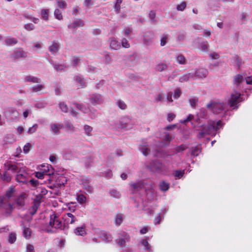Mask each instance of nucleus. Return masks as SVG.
Masks as SVG:
<instances>
[{
	"label": "nucleus",
	"mask_w": 252,
	"mask_h": 252,
	"mask_svg": "<svg viewBox=\"0 0 252 252\" xmlns=\"http://www.w3.org/2000/svg\"><path fill=\"white\" fill-rule=\"evenodd\" d=\"M185 174L184 170H176L173 171V175L175 179H181Z\"/></svg>",
	"instance_id": "obj_30"
},
{
	"label": "nucleus",
	"mask_w": 252,
	"mask_h": 252,
	"mask_svg": "<svg viewBox=\"0 0 252 252\" xmlns=\"http://www.w3.org/2000/svg\"><path fill=\"white\" fill-rule=\"evenodd\" d=\"M190 79H192V75L191 74L190 71L180 76L179 81L181 82H184L188 81Z\"/></svg>",
	"instance_id": "obj_31"
},
{
	"label": "nucleus",
	"mask_w": 252,
	"mask_h": 252,
	"mask_svg": "<svg viewBox=\"0 0 252 252\" xmlns=\"http://www.w3.org/2000/svg\"><path fill=\"white\" fill-rule=\"evenodd\" d=\"M156 101L162 103H169L173 101L172 95H157L155 98Z\"/></svg>",
	"instance_id": "obj_12"
},
{
	"label": "nucleus",
	"mask_w": 252,
	"mask_h": 252,
	"mask_svg": "<svg viewBox=\"0 0 252 252\" xmlns=\"http://www.w3.org/2000/svg\"><path fill=\"white\" fill-rule=\"evenodd\" d=\"M8 169L13 171L18 170L19 168L18 164L16 163H9L7 165Z\"/></svg>",
	"instance_id": "obj_46"
},
{
	"label": "nucleus",
	"mask_w": 252,
	"mask_h": 252,
	"mask_svg": "<svg viewBox=\"0 0 252 252\" xmlns=\"http://www.w3.org/2000/svg\"><path fill=\"white\" fill-rule=\"evenodd\" d=\"M64 126L66 128L70 130H73L74 128L73 125L68 122H67L65 123Z\"/></svg>",
	"instance_id": "obj_62"
},
{
	"label": "nucleus",
	"mask_w": 252,
	"mask_h": 252,
	"mask_svg": "<svg viewBox=\"0 0 252 252\" xmlns=\"http://www.w3.org/2000/svg\"><path fill=\"white\" fill-rule=\"evenodd\" d=\"M139 150L144 156H147L149 154L150 150L148 147V145H141Z\"/></svg>",
	"instance_id": "obj_39"
},
{
	"label": "nucleus",
	"mask_w": 252,
	"mask_h": 252,
	"mask_svg": "<svg viewBox=\"0 0 252 252\" xmlns=\"http://www.w3.org/2000/svg\"><path fill=\"white\" fill-rule=\"evenodd\" d=\"M41 15L42 18L45 21H48L49 20V10L48 9H42L41 11Z\"/></svg>",
	"instance_id": "obj_43"
},
{
	"label": "nucleus",
	"mask_w": 252,
	"mask_h": 252,
	"mask_svg": "<svg viewBox=\"0 0 252 252\" xmlns=\"http://www.w3.org/2000/svg\"><path fill=\"white\" fill-rule=\"evenodd\" d=\"M102 174L103 176L107 178H110L112 176V171L109 169L106 170L104 173H102Z\"/></svg>",
	"instance_id": "obj_60"
},
{
	"label": "nucleus",
	"mask_w": 252,
	"mask_h": 252,
	"mask_svg": "<svg viewBox=\"0 0 252 252\" xmlns=\"http://www.w3.org/2000/svg\"><path fill=\"white\" fill-rule=\"evenodd\" d=\"M25 82H32L33 83H37L40 82L39 79L31 75H27L24 78Z\"/></svg>",
	"instance_id": "obj_27"
},
{
	"label": "nucleus",
	"mask_w": 252,
	"mask_h": 252,
	"mask_svg": "<svg viewBox=\"0 0 252 252\" xmlns=\"http://www.w3.org/2000/svg\"><path fill=\"white\" fill-rule=\"evenodd\" d=\"M30 177L29 174L25 171V168H20L16 175V180L20 183L26 185Z\"/></svg>",
	"instance_id": "obj_6"
},
{
	"label": "nucleus",
	"mask_w": 252,
	"mask_h": 252,
	"mask_svg": "<svg viewBox=\"0 0 252 252\" xmlns=\"http://www.w3.org/2000/svg\"><path fill=\"white\" fill-rule=\"evenodd\" d=\"M57 4L58 7L62 8L64 9L66 8L67 7V3L65 2V1L63 0H57Z\"/></svg>",
	"instance_id": "obj_50"
},
{
	"label": "nucleus",
	"mask_w": 252,
	"mask_h": 252,
	"mask_svg": "<svg viewBox=\"0 0 252 252\" xmlns=\"http://www.w3.org/2000/svg\"><path fill=\"white\" fill-rule=\"evenodd\" d=\"M198 101V98L195 97L190 98L189 100V104L192 108H195Z\"/></svg>",
	"instance_id": "obj_51"
},
{
	"label": "nucleus",
	"mask_w": 252,
	"mask_h": 252,
	"mask_svg": "<svg viewBox=\"0 0 252 252\" xmlns=\"http://www.w3.org/2000/svg\"><path fill=\"white\" fill-rule=\"evenodd\" d=\"M16 234L15 232H11L9 233L7 241L9 243L13 244L16 240Z\"/></svg>",
	"instance_id": "obj_38"
},
{
	"label": "nucleus",
	"mask_w": 252,
	"mask_h": 252,
	"mask_svg": "<svg viewBox=\"0 0 252 252\" xmlns=\"http://www.w3.org/2000/svg\"><path fill=\"white\" fill-rule=\"evenodd\" d=\"M90 101L94 104H99L103 102V99L101 95H93L91 98Z\"/></svg>",
	"instance_id": "obj_25"
},
{
	"label": "nucleus",
	"mask_w": 252,
	"mask_h": 252,
	"mask_svg": "<svg viewBox=\"0 0 252 252\" xmlns=\"http://www.w3.org/2000/svg\"><path fill=\"white\" fill-rule=\"evenodd\" d=\"M124 220L123 214H117L115 219V223L117 225H120L122 224Z\"/></svg>",
	"instance_id": "obj_33"
},
{
	"label": "nucleus",
	"mask_w": 252,
	"mask_h": 252,
	"mask_svg": "<svg viewBox=\"0 0 252 252\" xmlns=\"http://www.w3.org/2000/svg\"><path fill=\"white\" fill-rule=\"evenodd\" d=\"M44 168L43 169V172L45 175L48 176L53 175L54 174L53 168L51 165L47 164L42 165Z\"/></svg>",
	"instance_id": "obj_22"
},
{
	"label": "nucleus",
	"mask_w": 252,
	"mask_h": 252,
	"mask_svg": "<svg viewBox=\"0 0 252 252\" xmlns=\"http://www.w3.org/2000/svg\"><path fill=\"white\" fill-rule=\"evenodd\" d=\"M49 224L50 226L56 229H63L62 221L55 215L51 216Z\"/></svg>",
	"instance_id": "obj_10"
},
{
	"label": "nucleus",
	"mask_w": 252,
	"mask_h": 252,
	"mask_svg": "<svg viewBox=\"0 0 252 252\" xmlns=\"http://www.w3.org/2000/svg\"><path fill=\"white\" fill-rule=\"evenodd\" d=\"M32 147V145L29 143H27L24 146V148H23V152L25 154H27L30 151V149Z\"/></svg>",
	"instance_id": "obj_58"
},
{
	"label": "nucleus",
	"mask_w": 252,
	"mask_h": 252,
	"mask_svg": "<svg viewBox=\"0 0 252 252\" xmlns=\"http://www.w3.org/2000/svg\"><path fill=\"white\" fill-rule=\"evenodd\" d=\"M26 185H31L33 187H36L37 185H39V182L37 180L33 179H29L28 180V183L26 184Z\"/></svg>",
	"instance_id": "obj_52"
},
{
	"label": "nucleus",
	"mask_w": 252,
	"mask_h": 252,
	"mask_svg": "<svg viewBox=\"0 0 252 252\" xmlns=\"http://www.w3.org/2000/svg\"><path fill=\"white\" fill-rule=\"evenodd\" d=\"M121 43L122 47L124 48H128L130 46L129 43L126 39H123Z\"/></svg>",
	"instance_id": "obj_63"
},
{
	"label": "nucleus",
	"mask_w": 252,
	"mask_h": 252,
	"mask_svg": "<svg viewBox=\"0 0 252 252\" xmlns=\"http://www.w3.org/2000/svg\"><path fill=\"white\" fill-rule=\"evenodd\" d=\"M244 79L243 76L241 74L236 75L234 78V84L239 85L244 81Z\"/></svg>",
	"instance_id": "obj_35"
},
{
	"label": "nucleus",
	"mask_w": 252,
	"mask_h": 252,
	"mask_svg": "<svg viewBox=\"0 0 252 252\" xmlns=\"http://www.w3.org/2000/svg\"><path fill=\"white\" fill-rule=\"evenodd\" d=\"M129 185L132 188L133 192L141 189H144L146 192H148L147 195L150 194L148 199H151L153 198L154 188L152 183L148 184L144 181L141 180L135 183H130Z\"/></svg>",
	"instance_id": "obj_2"
},
{
	"label": "nucleus",
	"mask_w": 252,
	"mask_h": 252,
	"mask_svg": "<svg viewBox=\"0 0 252 252\" xmlns=\"http://www.w3.org/2000/svg\"><path fill=\"white\" fill-rule=\"evenodd\" d=\"M93 159L91 157H86L84 159V162L86 168H90L93 164Z\"/></svg>",
	"instance_id": "obj_36"
},
{
	"label": "nucleus",
	"mask_w": 252,
	"mask_h": 252,
	"mask_svg": "<svg viewBox=\"0 0 252 252\" xmlns=\"http://www.w3.org/2000/svg\"><path fill=\"white\" fill-rule=\"evenodd\" d=\"M74 80L81 86H85V82L82 76L80 75H77L74 77Z\"/></svg>",
	"instance_id": "obj_44"
},
{
	"label": "nucleus",
	"mask_w": 252,
	"mask_h": 252,
	"mask_svg": "<svg viewBox=\"0 0 252 252\" xmlns=\"http://www.w3.org/2000/svg\"><path fill=\"white\" fill-rule=\"evenodd\" d=\"M167 68V65L164 63H158L156 66V70L158 71H162L165 70Z\"/></svg>",
	"instance_id": "obj_41"
},
{
	"label": "nucleus",
	"mask_w": 252,
	"mask_h": 252,
	"mask_svg": "<svg viewBox=\"0 0 252 252\" xmlns=\"http://www.w3.org/2000/svg\"><path fill=\"white\" fill-rule=\"evenodd\" d=\"M50 131L55 134H58L60 133V130L63 127V125L60 124H52L50 126Z\"/></svg>",
	"instance_id": "obj_16"
},
{
	"label": "nucleus",
	"mask_w": 252,
	"mask_h": 252,
	"mask_svg": "<svg viewBox=\"0 0 252 252\" xmlns=\"http://www.w3.org/2000/svg\"><path fill=\"white\" fill-rule=\"evenodd\" d=\"M54 16L55 18L59 20H62L63 19V15L62 12L58 8H56L54 12Z\"/></svg>",
	"instance_id": "obj_48"
},
{
	"label": "nucleus",
	"mask_w": 252,
	"mask_h": 252,
	"mask_svg": "<svg viewBox=\"0 0 252 252\" xmlns=\"http://www.w3.org/2000/svg\"><path fill=\"white\" fill-rule=\"evenodd\" d=\"M74 105L78 109L84 113H88L90 111L89 107L85 104L75 103Z\"/></svg>",
	"instance_id": "obj_24"
},
{
	"label": "nucleus",
	"mask_w": 252,
	"mask_h": 252,
	"mask_svg": "<svg viewBox=\"0 0 252 252\" xmlns=\"http://www.w3.org/2000/svg\"><path fill=\"white\" fill-rule=\"evenodd\" d=\"M217 131V127H215V122H212L207 125H202L201 129L197 134L198 138H202L205 135H211L215 136Z\"/></svg>",
	"instance_id": "obj_4"
},
{
	"label": "nucleus",
	"mask_w": 252,
	"mask_h": 252,
	"mask_svg": "<svg viewBox=\"0 0 252 252\" xmlns=\"http://www.w3.org/2000/svg\"><path fill=\"white\" fill-rule=\"evenodd\" d=\"M147 167L153 172L163 175L167 174L169 171L166 165L157 159L151 161Z\"/></svg>",
	"instance_id": "obj_3"
},
{
	"label": "nucleus",
	"mask_w": 252,
	"mask_h": 252,
	"mask_svg": "<svg viewBox=\"0 0 252 252\" xmlns=\"http://www.w3.org/2000/svg\"><path fill=\"white\" fill-rule=\"evenodd\" d=\"M192 75V79H203L205 78L208 74V71L202 68L195 69L190 71Z\"/></svg>",
	"instance_id": "obj_9"
},
{
	"label": "nucleus",
	"mask_w": 252,
	"mask_h": 252,
	"mask_svg": "<svg viewBox=\"0 0 252 252\" xmlns=\"http://www.w3.org/2000/svg\"><path fill=\"white\" fill-rule=\"evenodd\" d=\"M133 123H131V120L129 118H125L120 122V127L122 129H129L132 127Z\"/></svg>",
	"instance_id": "obj_11"
},
{
	"label": "nucleus",
	"mask_w": 252,
	"mask_h": 252,
	"mask_svg": "<svg viewBox=\"0 0 252 252\" xmlns=\"http://www.w3.org/2000/svg\"><path fill=\"white\" fill-rule=\"evenodd\" d=\"M209 45L207 42H203L200 45V50L203 51H206L208 50Z\"/></svg>",
	"instance_id": "obj_56"
},
{
	"label": "nucleus",
	"mask_w": 252,
	"mask_h": 252,
	"mask_svg": "<svg viewBox=\"0 0 252 252\" xmlns=\"http://www.w3.org/2000/svg\"><path fill=\"white\" fill-rule=\"evenodd\" d=\"M116 103L117 106L122 110H125L127 108L126 104L122 100H118Z\"/></svg>",
	"instance_id": "obj_42"
},
{
	"label": "nucleus",
	"mask_w": 252,
	"mask_h": 252,
	"mask_svg": "<svg viewBox=\"0 0 252 252\" xmlns=\"http://www.w3.org/2000/svg\"><path fill=\"white\" fill-rule=\"evenodd\" d=\"M59 48V44L56 41H53L49 47V50L52 54H56Z\"/></svg>",
	"instance_id": "obj_20"
},
{
	"label": "nucleus",
	"mask_w": 252,
	"mask_h": 252,
	"mask_svg": "<svg viewBox=\"0 0 252 252\" xmlns=\"http://www.w3.org/2000/svg\"><path fill=\"white\" fill-rule=\"evenodd\" d=\"M24 28L26 30L30 31L33 30L34 29V26L32 24L28 23L25 25Z\"/></svg>",
	"instance_id": "obj_61"
},
{
	"label": "nucleus",
	"mask_w": 252,
	"mask_h": 252,
	"mask_svg": "<svg viewBox=\"0 0 252 252\" xmlns=\"http://www.w3.org/2000/svg\"><path fill=\"white\" fill-rule=\"evenodd\" d=\"M129 235L126 232L122 231L119 234V238L117 239V244L121 248H125L126 244L130 241Z\"/></svg>",
	"instance_id": "obj_8"
},
{
	"label": "nucleus",
	"mask_w": 252,
	"mask_h": 252,
	"mask_svg": "<svg viewBox=\"0 0 252 252\" xmlns=\"http://www.w3.org/2000/svg\"><path fill=\"white\" fill-rule=\"evenodd\" d=\"M158 187L161 191L166 192L169 189L170 184L165 181H162L159 183Z\"/></svg>",
	"instance_id": "obj_23"
},
{
	"label": "nucleus",
	"mask_w": 252,
	"mask_h": 252,
	"mask_svg": "<svg viewBox=\"0 0 252 252\" xmlns=\"http://www.w3.org/2000/svg\"><path fill=\"white\" fill-rule=\"evenodd\" d=\"M76 199L78 202L80 204H83L86 202V197L83 194H77Z\"/></svg>",
	"instance_id": "obj_47"
},
{
	"label": "nucleus",
	"mask_w": 252,
	"mask_h": 252,
	"mask_svg": "<svg viewBox=\"0 0 252 252\" xmlns=\"http://www.w3.org/2000/svg\"><path fill=\"white\" fill-rule=\"evenodd\" d=\"M19 113L13 108L9 107L4 111V116L8 121L14 122L18 120Z\"/></svg>",
	"instance_id": "obj_5"
},
{
	"label": "nucleus",
	"mask_w": 252,
	"mask_h": 252,
	"mask_svg": "<svg viewBox=\"0 0 252 252\" xmlns=\"http://www.w3.org/2000/svg\"><path fill=\"white\" fill-rule=\"evenodd\" d=\"M26 252H35L34 247L31 244H28L26 247Z\"/></svg>",
	"instance_id": "obj_64"
},
{
	"label": "nucleus",
	"mask_w": 252,
	"mask_h": 252,
	"mask_svg": "<svg viewBox=\"0 0 252 252\" xmlns=\"http://www.w3.org/2000/svg\"><path fill=\"white\" fill-rule=\"evenodd\" d=\"M20 225L22 227L23 236L26 239H29L31 237L32 234L31 230L29 227H27L25 226L23 221H21Z\"/></svg>",
	"instance_id": "obj_18"
},
{
	"label": "nucleus",
	"mask_w": 252,
	"mask_h": 252,
	"mask_svg": "<svg viewBox=\"0 0 252 252\" xmlns=\"http://www.w3.org/2000/svg\"><path fill=\"white\" fill-rule=\"evenodd\" d=\"M154 38V33L150 32L145 33L143 36V42L145 44L148 45L151 43Z\"/></svg>",
	"instance_id": "obj_17"
},
{
	"label": "nucleus",
	"mask_w": 252,
	"mask_h": 252,
	"mask_svg": "<svg viewBox=\"0 0 252 252\" xmlns=\"http://www.w3.org/2000/svg\"><path fill=\"white\" fill-rule=\"evenodd\" d=\"M102 239L106 242H109L112 240V237L104 232L102 233Z\"/></svg>",
	"instance_id": "obj_57"
},
{
	"label": "nucleus",
	"mask_w": 252,
	"mask_h": 252,
	"mask_svg": "<svg viewBox=\"0 0 252 252\" xmlns=\"http://www.w3.org/2000/svg\"><path fill=\"white\" fill-rule=\"evenodd\" d=\"M83 129L84 130V132L87 136H91V132L93 130V127L89 125H84Z\"/></svg>",
	"instance_id": "obj_45"
},
{
	"label": "nucleus",
	"mask_w": 252,
	"mask_h": 252,
	"mask_svg": "<svg viewBox=\"0 0 252 252\" xmlns=\"http://www.w3.org/2000/svg\"><path fill=\"white\" fill-rule=\"evenodd\" d=\"M192 121H195L197 122L198 121H199V117H197L194 119L193 115L189 114L186 119L181 121V123L186 124L187 122H190L191 124L193 125Z\"/></svg>",
	"instance_id": "obj_29"
},
{
	"label": "nucleus",
	"mask_w": 252,
	"mask_h": 252,
	"mask_svg": "<svg viewBox=\"0 0 252 252\" xmlns=\"http://www.w3.org/2000/svg\"><path fill=\"white\" fill-rule=\"evenodd\" d=\"M38 128L37 124H34L32 127H30L28 130V133L29 134H32L36 132Z\"/></svg>",
	"instance_id": "obj_55"
},
{
	"label": "nucleus",
	"mask_w": 252,
	"mask_h": 252,
	"mask_svg": "<svg viewBox=\"0 0 252 252\" xmlns=\"http://www.w3.org/2000/svg\"><path fill=\"white\" fill-rule=\"evenodd\" d=\"M186 6L187 5L186 2L182 1L177 5L176 9L178 11H183L186 8Z\"/></svg>",
	"instance_id": "obj_54"
},
{
	"label": "nucleus",
	"mask_w": 252,
	"mask_h": 252,
	"mask_svg": "<svg viewBox=\"0 0 252 252\" xmlns=\"http://www.w3.org/2000/svg\"><path fill=\"white\" fill-rule=\"evenodd\" d=\"M74 233L78 236H84L86 234L85 225L76 227L74 230Z\"/></svg>",
	"instance_id": "obj_26"
},
{
	"label": "nucleus",
	"mask_w": 252,
	"mask_h": 252,
	"mask_svg": "<svg viewBox=\"0 0 252 252\" xmlns=\"http://www.w3.org/2000/svg\"><path fill=\"white\" fill-rule=\"evenodd\" d=\"M242 95H230L227 99V102H220L217 100L211 101L207 105V107L213 113L219 114L223 111L226 112L229 110V107L232 110H237L239 103L243 101Z\"/></svg>",
	"instance_id": "obj_1"
},
{
	"label": "nucleus",
	"mask_w": 252,
	"mask_h": 252,
	"mask_svg": "<svg viewBox=\"0 0 252 252\" xmlns=\"http://www.w3.org/2000/svg\"><path fill=\"white\" fill-rule=\"evenodd\" d=\"M188 148V146L186 144H181L179 146H178L175 148H174V153H172L169 154V156H173L176 154H178V153H181L187 149Z\"/></svg>",
	"instance_id": "obj_19"
},
{
	"label": "nucleus",
	"mask_w": 252,
	"mask_h": 252,
	"mask_svg": "<svg viewBox=\"0 0 252 252\" xmlns=\"http://www.w3.org/2000/svg\"><path fill=\"white\" fill-rule=\"evenodd\" d=\"M148 238L143 239L140 242V244L143 247L146 252H153L152 247L148 243Z\"/></svg>",
	"instance_id": "obj_14"
},
{
	"label": "nucleus",
	"mask_w": 252,
	"mask_h": 252,
	"mask_svg": "<svg viewBox=\"0 0 252 252\" xmlns=\"http://www.w3.org/2000/svg\"><path fill=\"white\" fill-rule=\"evenodd\" d=\"M84 26L83 22L81 20H78L68 26L69 29H75L77 27H82Z\"/></svg>",
	"instance_id": "obj_28"
},
{
	"label": "nucleus",
	"mask_w": 252,
	"mask_h": 252,
	"mask_svg": "<svg viewBox=\"0 0 252 252\" xmlns=\"http://www.w3.org/2000/svg\"><path fill=\"white\" fill-rule=\"evenodd\" d=\"M176 62L180 64H185L187 63L186 58L182 55H179L176 58Z\"/></svg>",
	"instance_id": "obj_37"
},
{
	"label": "nucleus",
	"mask_w": 252,
	"mask_h": 252,
	"mask_svg": "<svg viewBox=\"0 0 252 252\" xmlns=\"http://www.w3.org/2000/svg\"><path fill=\"white\" fill-rule=\"evenodd\" d=\"M80 182L82 189L85 190V193H92L93 192L94 189L89 178L82 177L80 179Z\"/></svg>",
	"instance_id": "obj_7"
},
{
	"label": "nucleus",
	"mask_w": 252,
	"mask_h": 252,
	"mask_svg": "<svg viewBox=\"0 0 252 252\" xmlns=\"http://www.w3.org/2000/svg\"><path fill=\"white\" fill-rule=\"evenodd\" d=\"M110 47L112 50H118L120 48L121 45L117 40L114 37L110 38L109 40Z\"/></svg>",
	"instance_id": "obj_15"
},
{
	"label": "nucleus",
	"mask_w": 252,
	"mask_h": 252,
	"mask_svg": "<svg viewBox=\"0 0 252 252\" xmlns=\"http://www.w3.org/2000/svg\"><path fill=\"white\" fill-rule=\"evenodd\" d=\"M26 198V194H21L17 196L15 200L16 204L19 206H23L25 205V199Z\"/></svg>",
	"instance_id": "obj_21"
},
{
	"label": "nucleus",
	"mask_w": 252,
	"mask_h": 252,
	"mask_svg": "<svg viewBox=\"0 0 252 252\" xmlns=\"http://www.w3.org/2000/svg\"><path fill=\"white\" fill-rule=\"evenodd\" d=\"M17 43V40L13 37L7 38L5 39V43L7 46L15 45Z\"/></svg>",
	"instance_id": "obj_34"
},
{
	"label": "nucleus",
	"mask_w": 252,
	"mask_h": 252,
	"mask_svg": "<svg viewBox=\"0 0 252 252\" xmlns=\"http://www.w3.org/2000/svg\"><path fill=\"white\" fill-rule=\"evenodd\" d=\"M200 152L201 148L199 146H196L193 149H192L191 154L194 157H196L199 154Z\"/></svg>",
	"instance_id": "obj_53"
},
{
	"label": "nucleus",
	"mask_w": 252,
	"mask_h": 252,
	"mask_svg": "<svg viewBox=\"0 0 252 252\" xmlns=\"http://www.w3.org/2000/svg\"><path fill=\"white\" fill-rule=\"evenodd\" d=\"M14 192V188L13 187H11L6 191L5 194V197L9 198L11 197Z\"/></svg>",
	"instance_id": "obj_49"
},
{
	"label": "nucleus",
	"mask_w": 252,
	"mask_h": 252,
	"mask_svg": "<svg viewBox=\"0 0 252 252\" xmlns=\"http://www.w3.org/2000/svg\"><path fill=\"white\" fill-rule=\"evenodd\" d=\"M109 193L111 196L116 198H120L121 196V194L120 191L115 189H112L110 190L109 191Z\"/></svg>",
	"instance_id": "obj_40"
},
{
	"label": "nucleus",
	"mask_w": 252,
	"mask_h": 252,
	"mask_svg": "<svg viewBox=\"0 0 252 252\" xmlns=\"http://www.w3.org/2000/svg\"><path fill=\"white\" fill-rule=\"evenodd\" d=\"M15 58H25L26 57V53L23 50L19 49L16 51L14 54Z\"/></svg>",
	"instance_id": "obj_32"
},
{
	"label": "nucleus",
	"mask_w": 252,
	"mask_h": 252,
	"mask_svg": "<svg viewBox=\"0 0 252 252\" xmlns=\"http://www.w3.org/2000/svg\"><path fill=\"white\" fill-rule=\"evenodd\" d=\"M64 220L66 224H73L77 221V218L70 213L65 214L63 217Z\"/></svg>",
	"instance_id": "obj_13"
},
{
	"label": "nucleus",
	"mask_w": 252,
	"mask_h": 252,
	"mask_svg": "<svg viewBox=\"0 0 252 252\" xmlns=\"http://www.w3.org/2000/svg\"><path fill=\"white\" fill-rule=\"evenodd\" d=\"M60 107L62 111L63 112H67L68 111V107L64 102H61L59 104Z\"/></svg>",
	"instance_id": "obj_59"
}]
</instances>
